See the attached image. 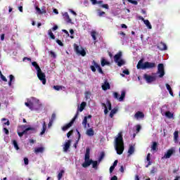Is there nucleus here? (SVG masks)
Instances as JSON below:
<instances>
[{
    "mask_svg": "<svg viewBox=\"0 0 180 180\" xmlns=\"http://www.w3.org/2000/svg\"><path fill=\"white\" fill-rule=\"evenodd\" d=\"M156 74H159V78H162L165 75V70L164 69V64L160 63L158 65V71Z\"/></svg>",
    "mask_w": 180,
    "mask_h": 180,
    "instance_id": "obj_9",
    "label": "nucleus"
},
{
    "mask_svg": "<svg viewBox=\"0 0 180 180\" xmlns=\"http://www.w3.org/2000/svg\"><path fill=\"white\" fill-rule=\"evenodd\" d=\"M25 106H27V108H29V109H30V110H33V109H34V104H33V102L32 101H28L27 103H25Z\"/></svg>",
    "mask_w": 180,
    "mask_h": 180,
    "instance_id": "obj_21",
    "label": "nucleus"
},
{
    "mask_svg": "<svg viewBox=\"0 0 180 180\" xmlns=\"http://www.w3.org/2000/svg\"><path fill=\"white\" fill-rule=\"evenodd\" d=\"M102 105L103 106H105V110H104V113H105V115H108V108L106 107V104H105V103H102Z\"/></svg>",
    "mask_w": 180,
    "mask_h": 180,
    "instance_id": "obj_46",
    "label": "nucleus"
},
{
    "mask_svg": "<svg viewBox=\"0 0 180 180\" xmlns=\"http://www.w3.org/2000/svg\"><path fill=\"white\" fill-rule=\"evenodd\" d=\"M117 112V109L114 108L112 110H111L110 113V117H113V116H115V113Z\"/></svg>",
    "mask_w": 180,
    "mask_h": 180,
    "instance_id": "obj_35",
    "label": "nucleus"
},
{
    "mask_svg": "<svg viewBox=\"0 0 180 180\" xmlns=\"http://www.w3.org/2000/svg\"><path fill=\"white\" fill-rule=\"evenodd\" d=\"M77 118H78V112H76L75 117L72 119V120L68 124L63 127L62 128L63 131H66V130H68V129H70V127H71L72 124H74V122H75V120H77Z\"/></svg>",
    "mask_w": 180,
    "mask_h": 180,
    "instance_id": "obj_7",
    "label": "nucleus"
},
{
    "mask_svg": "<svg viewBox=\"0 0 180 180\" xmlns=\"http://www.w3.org/2000/svg\"><path fill=\"white\" fill-rule=\"evenodd\" d=\"M53 89H56V91H60V89H63V86L58 85L53 86Z\"/></svg>",
    "mask_w": 180,
    "mask_h": 180,
    "instance_id": "obj_44",
    "label": "nucleus"
},
{
    "mask_svg": "<svg viewBox=\"0 0 180 180\" xmlns=\"http://www.w3.org/2000/svg\"><path fill=\"white\" fill-rule=\"evenodd\" d=\"M77 54H80V56H82V57H85V56H86V52L85 51V50L82 49L77 52Z\"/></svg>",
    "mask_w": 180,
    "mask_h": 180,
    "instance_id": "obj_40",
    "label": "nucleus"
},
{
    "mask_svg": "<svg viewBox=\"0 0 180 180\" xmlns=\"http://www.w3.org/2000/svg\"><path fill=\"white\" fill-rule=\"evenodd\" d=\"M26 127H27V125H20L18 127V131H23L24 130H26Z\"/></svg>",
    "mask_w": 180,
    "mask_h": 180,
    "instance_id": "obj_37",
    "label": "nucleus"
},
{
    "mask_svg": "<svg viewBox=\"0 0 180 180\" xmlns=\"http://www.w3.org/2000/svg\"><path fill=\"white\" fill-rule=\"evenodd\" d=\"M165 117H168L169 119H172V117H174V114L169 111H167L165 112Z\"/></svg>",
    "mask_w": 180,
    "mask_h": 180,
    "instance_id": "obj_31",
    "label": "nucleus"
},
{
    "mask_svg": "<svg viewBox=\"0 0 180 180\" xmlns=\"http://www.w3.org/2000/svg\"><path fill=\"white\" fill-rule=\"evenodd\" d=\"M107 103L108 105V110H112V103L109 100L107 101Z\"/></svg>",
    "mask_w": 180,
    "mask_h": 180,
    "instance_id": "obj_47",
    "label": "nucleus"
},
{
    "mask_svg": "<svg viewBox=\"0 0 180 180\" xmlns=\"http://www.w3.org/2000/svg\"><path fill=\"white\" fill-rule=\"evenodd\" d=\"M122 51H119L114 56V61L118 67H122V65H124L126 64L124 60L122 59Z\"/></svg>",
    "mask_w": 180,
    "mask_h": 180,
    "instance_id": "obj_4",
    "label": "nucleus"
},
{
    "mask_svg": "<svg viewBox=\"0 0 180 180\" xmlns=\"http://www.w3.org/2000/svg\"><path fill=\"white\" fill-rule=\"evenodd\" d=\"M105 65H109V62L106 61L105 58L101 60V66L105 67Z\"/></svg>",
    "mask_w": 180,
    "mask_h": 180,
    "instance_id": "obj_36",
    "label": "nucleus"
},
{
    "mask_svg": "<svg viewBox=\"0 0 180 180\" xmlns=\"http://www.w3.org/2000/svg\"><path fill=\"white\" fill-rule=\"evenodd\" d=\"M159 50H161L162 51H164L165 50H167V44H165V43L164 42H160L159 44V45L158 46Z\"/></svg>",
    "mask_w": 180,
    "mask_h": 180,
    "instance_id": "obj_16",
    "label": "nucleus"
},
{
    "mask_svg": "<svg viewBox=\"0 0 180 180\" xmlns=\"http://www.w3.org/2000/svg\"><path fill=\"white\" fill-rule=\"evenodd\" d=\"M18 134L19 136V137H23V132H20V131H18Z\"/></svg>",
    "mask_w": 180,
    "mask_h": 180,
    "instance_id": "obj_61",
    "label": "nucleus"
},
{
    "mask_svg": "<svg viewBox=\"0 0 180 180\" xmlns=\"http://www.w3.org/2000/svg\"><path fill=\"white\" fill-rule=\"evenodd\" d=\"M90 68L93 72H96V68L100 74H103V70H102V68L101 65L98 64L95 60L92 61V65L90 66Z\"/></svg>",
    "mask_w": 180,
    "mask_h": 180,
    "instance_id": "obj_5",
    "label": "nucleus"
},
{
    "mask_svg": "<svg viewBox=\"0 0 180 180\" xmlns=\"http://www.w3.org/2000/svg\"><path fill=\"white\" fill-rule=\"evenodd\" d=\"M74 133V130L71 129L69 132H68L67 134V137L68 139H70V137H71L72 134Z\"/></svg>",
    "mask_w": 180,
    "mask_h": 180,
    "instance_id": "obj_45",
    "label": "nucleus"
},
{
    "mask_svg": "<svg viewBox=\"0 0 180 180\" xmlns=\"http://www.w3.org/2000/svg\"><path fill=\"white\" fill-rule=\"evenodd\" d=\"M143 22L145 23L146 26L148 27V28L153 29V26L148 20H145Z\"/></svg>",
    "mask_w": 180,
    "mask_h": 180,
    "instance_id": "obj_33",
    "label": "nucleus"
},
{
    "mask_svg": "<svg viewBox=\"0 0 180 180\" xmlns=\"http://www.w3.org/2000/svg\"><path fill=\"white\" fill-rule=\"evenodd\" d=\"M172 154H175V148H171L169 149L166 153H165L164 158L168 159L171 158V156Z\"/></svg>",
    "mask_w": 180,
    "mask_h": 180,
    "instance_id": "obj_11",
    "label": "nucleus"
},
{
    "mask_svg": "<svg viewBox=\"0 0 180 180\" xmlns=\"http://www.w3.org/2000/svg\"><path fill=\"white\" fill-rule=\"evenodd\" d=\"M1 77V79H2V81H4V82H8V79H6V77L5 76H4V75H2Z\"/></svg>",
    "mask_w": 180,
    "mask_h": 180,
    "instance_id": "obj_50",
    "label": "nucleus"
},
{
    "mask_svg": "<svg viewBox=\"0 0 180 180\" xmlns=\"http://www.w3.org/2000/svg\"><path fill=\"white\" fill-rule=\"evenodd\" d=\"M150 156H151V153H148L147 157H146L147 161H151V158H150Z\"/></svg>",
    "mask_w": 180,
    "mask_h": 180,
    "instance_id": "obj_58",
    "label": "nucleus"
},
{
    "mask_svg": "<svg viewBox=\"0 0 180 180\" xmlns=\"http://www.w3.org/2000/svg\"><path fill=\"white\" fill-rule=\"evenodd\" d=\"M13 144L15 150H19V145H18V141H16L15 140L13 141Z\"/></svg>",
    "mask_w": 180,
    "mask_h": 180,
    "instance_id": "obj_41",
    "label": "nucleus"
},
{
    "mask_svg": "<svg viewBox=\"0 0 180 180\" xmlns=\"http://www.w3.org/2000/svg\"><path fill=\"white\" fill-rule=\"evenodd\" d=\"M165 85L167 91H169V94L171 95V96H174V91H172L171 86H169L168 84H166Z\"/></svg>",
    "mask_w": 180,
    "mask_h": 180,
    "instance_id": "obj_26",
    "label": "nucleus"
},
{
    "mask_svg": "<svg viewBox=\"0 0 180 180\" xmlns=\"http://www.w3.org/2000/svg\"><path fill=\"white\" fill-rule=\"evenodd\" d=\"M102 8H104L105 9H109V5L108 4H103Z\"/></svg>",
    "mask_w": 180,
    "mask_h": 180,
    "instance_id": "obj_62",
    "label": "nucleus"
},
{
    "mask_svg": "<svg viewBox=\"0 0 180 180\" xmlns=\"http://www.w3.org/2000/svg\"><path fill=\"white\" fill-rule=\"evenodd\" d=\"M92 167L94 168V169H98V166L99 165V163H98V161L95 160H92Z\"/></svg>",
    "mask_w": 180,
    "mask_h": 180,
    "instance_id": "obj_29",
    "label": "nucleus"
},
{
    "mask_svg": "<svg viewBox=\"0 0 180 180\" xmlns=\"http://www.w3.org/2000/svg\"><path fill=\"white\" fill-rule=\"evenodd\" d=\"M50 54L53 58H56V53H54L53 51H50Z\"/></svg>",
    "mask_w": 180,
    "mask_h": 180,
    "instance_id": "obj_59",
    "label": "nucleus"
},
{
    "mask_svg": "<svg viewBox=\"0 0 180 180\" xmlns=\"http://www.w3.org/2000/svg\"><path fill=\"white\" fill-rule=\"evenodd\" d=\"M122 72L123 74H125V75H130V71H129V70H124Z\"/></svg>",
    "mask_w": 180,
    "mask_h": 180,
    "instance_id": "obj_49",
    "label": "nucleus"
},
{
    "mask_svg": "<svg viewBox=\"0 0 180 180\" xmlns=\"http://www.w3.org/2000/svg\"><path fill=\"white\" fill-rule=\"evenodd\" d=\"M50 120H52V122H54V120H56V113L52 114L51 118Z\"/></svg>",
    "mask_w": 180,
    "mask_h": 180,
    "instance_id": "obj_56",
    "label": "nucleus"
},
{
    "mask_svg": "<svg viewBox=\"0 0 180 180\" xmlns=\"http://www.w3.org/2000/svg\"><path fill=\"white\" fill-rule=\"evenodd\" d=\"M115 150L118 155H122L124 151V143L123 142V134L122 132L118 133L117 137L115 139Z\"/></svg>",
    "mask_w": 180,
    "mask_h": 180,
    "instance_id": "obj_1",
    "label": "nucleus"
},
{
    "mask_svg": "<svg viewBox=\"0 0 180 180\" xmlns=\"http://www.w3.org/2000/svg\"><path fill=\"white\" fill-rule=\"evenodd\" d=\"M56 43H57L59 46H64V44H63V42H62L61 40H60V39H57V40H56Z\"/></svg>",
    "mask_w": 180,
    "mask_h": 180,
    "instance_id": "obj_51",
    "label": "nucleus"
},
{
    "mask_svg": "<svg viewBox=\"0 0 180 180\" xmlns=\"http://www.w3.org/2000/svg\"><path fill=\"white\" fill-rule=\"evenodd\" d=\"M48 34H49V36H50L51 39H52V40L56 39V36L54 35L51 30H49Z\"/></svg>",
    "mask_w": 180,
    "mask_h": 180,
    "instance_id": "obj_32",
    "label": "nucleus"
},
{
    "mask_svg": "<svg viewBox=\"0 0 180 180\" xmlns=\"http://www.w3.org/2000/svg\"><path fill=\"white\" fill-rule=\"evenodd\" d=\"M113 97L115 99H117L119 102H123L124 101V98H126V91L124 90L122 91L120 97H119V93L114 92Z\"/></svg>",
    "mask_w": 180,
    "mask_h": 180,
    "instance_id": "obj_8",
    "label": "nucleus"
},
{
    "mask_svg": "<svg viewBox=\"0 0 180 180\" xmlns=\"http://www.w3.org/2000/svg\"><path fill=\"white\" fill-rule=\"evenodd\" d=\"M37 77L39 78V81H41L43 85H46L47 80L46 79V74L43 73L41 69L37 72Z\"/></svg>",
    "mask_w": 180,
    "mask_h": 180,
    "instance_id": "obj_6",
    "label": "nucleus"
},
{
    "mask_svg": "<svg viewBox=\"0 0 180 180\" xmlns=\"http://www.w3.org/2000/svg\"><path fill=\"white\" fill-rule=\"evenodd\" d=\"M134 153V146H130L128 150V153L129 154V155H131Z\"/></svg>",
    "mask_w": 180,
    "mask_h": 180,
    "instance_id": "obj_34",
    "label": "nucleus"
},
{
    "mask_svg": "<svg viewBox=\"0 0 180 180\" xmlns=\"http://www.w3.org/2000/svg\"><path fill=\"white\" fill-rule=\"evenodd\" d=\"M129 2H130V4H133V5H138L139 4L136 0H129Z\"/></svg>",
    "mask_w": 180,
    "mask_h": 180,
    "instance_id": "obj_48",
    "label": "nucleus"
},
{
    "mask_svg": "<svg viewBox=\"0 0 180 180\" xmlns=\"http://www.w3.org/2000/svg\"><path fill=\"white\" fill-rule=\"evenodd\" d=\"M143 78L148 84H151V82H154V81H155V79H157V77L151 76L148 74H145L143 75Z\"/></svg>",
    "mask_w": 180,
    "mask_h": 180,
    "instance_id": "obj_10",
    "label": "nucleus"
},
{
    "mask_svg": "<svg viewBox=\"0 0 180 180\" xmlns=\"http://www.w3.org/2000/svg\"><path fill=\"white\" fill-rule=\"evenodd\" d=\"M156 171H157V169L155 167H153L150 170V174H155Z\"/></svg>",
    "mask_w": 180,
    "mask_h": 180,
    "instance_id": "obj_57",
    "label": "nucleus"
},
{
    "mask_svg": "<svg viewBox=\"0 0 180 180\" xmlns=\"http://www.w3.org/2000/svg\"><path fill=\"white\" fill-rule=\"evenodd\" d=\"M65 173V171L64 169L60 170V172L58 174V180H61V178H63V175Z\"/></svg>",
    "mask_w": 180,
    "mask_h": 180,
    "instance_id": "obj_30",
    "label": "nucleus"
},
{
    "mask_svg": "<svg viewBox=\"0 0 180 180\" xmlns=\"http://www.w3.org/2000/svg\"><path fill=\"white\" fill-rule=\"evenodd\" d=\"M85 98H86V99H90V98H91V91H86L85 92Z\"/></svg>",
    "mask_w": 180,
    "mask_h": 180,
    "instance_id": "obj_43",
    "label": "nucleus"
},
{
    "mask_svg": "<svg viewBox=\"0 0 180 180\" xmlns=\"http://www.w3.org/2000/svg\"><path fill=\"white\" fill-rule=\"evenodd\" d=\"M35 9L38 15H43V13H47V11L46 10V6H43L41 8L39 6H36Z\"/></svg>",
    "mask_w": 180,
    "mask_h": 180,
    "instance_id": "obj_12",
    "label": "nucleus"
},
{
    "mask_svg": "<svg viewBox=\"0 0 180 180\" xmlns=\"http://www.w3.org/2000/svg\"><path fill=\"white\" fill-rule=\"evenodd\" d=\"M23 134H30L32 133H36V128L28 127L22 131Z\"/></svg>",
    "mask_w": 180,
    "mask_h": 180,
    "instance_id": "obj_13",
    "label": "nucleus"
},
{
    "mask_svg": "<svg viewBox=\"0 0 180 180\" xmlns=\"http://www.w3.org/2000/svg\"><path fill=\"white\" fill-rule=\"evenodd\" d=\"M103 91H108V89H110V84L108 82H105L102 85Z\"/></svg>",
    "mask_w": 180,
    "mask_h": 180,
    "instance_id": "obj_22",
    "label": "nucleus"
},
{
    "mask_svg": "<svg viewBox=\"0 0 180 180\" xmlns=\"http://www.w3.org/2000/svg\"><path fill=\"white\" fill-rule=\"evenodd\" d=\"M34 153L36 154H42V153H44V147L35 148Z\"/></svg>",
    "mask_w": 180,
    "mask_h": 180,
    "instance_id": "obj_20",
    "label": "nucleus"
},
{
    "mask_svg": "<svg viewBox=\"0 0 180 180\" xmlns=\"http://www.w3.org/2000/svg\"><path fill=\"white\" fill-rule=\"evenodd\" d=\"M110 180H117V176H113L110 179Z\"/></svg>",
    "mask_w": 180,
    "mask_h": 180,
    "instance_id": "obj_64",
    "label": "nucleus"
},
{
    "mask_svg": "<svg viewBox=\"0 0 180 180\" xmlns=\"http://www.w3.org/2000/svg\"><path fill=\"white\" fill-rule=\"evenodd\" d=\"M103 158H105V152H101L100 157L98 158V162H101Z\"/></svg>",
    "mask_w": 180,
    "mask_h": 180,
    "instance_id": "obj_39",
    "label": "nucleus"
},
{
    "mask_svg": "<svg viewBox=\"0 0 180 180\" xmlns=\"http://www.w3.org/2000/svg\"><path fill=\"white\" fill-rule=\"evenodd\" d=\"M32 65L35 68V70H37V72L41 70L40 68V66H39V65L37 64V62H36V61L32 62Z\"/></svg>",
    "mask_w": 180,
    "mask_h": 180,
    "instance_id": "obj_27",
    "label": "nucleus"
},
{
    "mask_svg": "<svg viewBox=\"0 0 180 180\" xmlns=\"http://www.w3.org/2000/svg\"><path fill=\"white\" fill-rule=\"evenodd\" d=\"M75 50L78 53L79 50V46L78 45H75Z\"/></svg>",
    "mask_w": 180,
    "mask_h": 180,
    "instance_id": "obj_53",
    "label": "nucleus"
},
{
    "mask_svg": "<svg viewBox=\"0 0 180 180\" xmlns=\"http://www.w3.org/2000/svg\"><path fill=\"white\" fill-rule=\"evenodd\" d=\"M135 119H143L144 117V113L141 111H138L135 115H134Z\"/></svg>",
    "mask_w": 180,
    "mask_h": 180,
    "instance_id": "obj_18",
    "label": "nucleus"
},
{
    "mask_svg": "<svg viewBox=\"0 0 180 180\" xmlns=\"http://www.w3.org/2000/svg\"><path fill=\"white\" fill-rule=\"evenodd\" d=\"M179 131H175L174 133V143H178V137H179Z\"/></svg>",
    "mask_w": 180,
    "mask_h": 180,
    "instance_id": "obj_28",
    "label": "nucleus"
},
{
    "mask_svg": "<svg viewBox=\"0 0 180 180\" xmlns=\"http://www.w3.org/2000/svg\"><path fill=\"white\" fill-rule=\"evenodd\" d=\"M10 80L8 82V86H12V80L15 79V77L13 75H9Z\"/></svg>",
    "mask_w": 180,
    "mask_h": 180,
    "instance_id": "obj_38",
    "label": "nucleus"
},
{
    "mask_svg": "<svg viewBox=\"0 0 180 180\" xmlns=\"http://www.w3.org/2000/svg\"><path fill=\"white\" fill-rule=\"evenodd\" d=\"M63 18H64L65 22H67V23H72V20H71V18H70V15H68V12H65L63 14Z\"/></svg>",
    "mask_w": 180,
    "mask_h": 180,
    "instance_id": "obj_15",
    "label": "nucleus"
},
{
    "mask_svg": "<svg viewBox=\"0 0 180 180\" xmlns=\"http://www.w3.org/2000/svg\"><path fill=\"white\" fill-rule=\"evenodd\" d=\"M91 36L93 38V40L94 41L96 40V32L95 31L91 32Z\"/></svg>",
    "mask_w": 180,
    "mask_h": 180,
    "instance_id": "obj_42",
    "label": "nucleus"
},
{
    "mask_svg": "<svg viewBox=\"0 0 180 180\" xmlns=\"http://www.w3.org/2000/svg\"><path fill=\"white\" fill-rule=\"evenodd\" d=\"M86 134L87 136H89V137H92V136H94V134H95V131H94V129L90 128L86 130Z\"/></svg>",
    "mask_w": 180,
    "mask_h": 180,
    "instance_id": "obj_24",
    "label": "nucleus"
},
{
    "mask_svg": "<svg viewBox=\"0 0 180 180\" xmlns=\"http://www.w3.org/2000/svg\"><path fill=\"white\" fill-rule=\"evenodd\" d=\"M106 13H105L104 11H100L98 13V15L101 17L103 16V15H105Z\"/></svg>",
    "mask_w": 180,
    "mask_h": 180,
    "instance_id": "obj_55",
    "label": "nucleus"
},
{
    "mask_svg": "<svg viewBox=\"0 0 180 180\" xmlns=\"http://www.w3.org/2000/svg\"><path fill=\"white\" fill-rule=\"evenodd\" d=\"M150 148L152 151H158V143H157L156 141L152 142Z\"/></svg>",
    "mask_w": 180,
    "mask_h": 180,
    "instance_id": "obj_17",
    "label": "nucleus"
},
{
    "mask_svg": "<svg viewBox=\"0 0 180 180\" xmlns=\"http://www.w3.org/2000/svg\"><path fill=\"white\" fill-rule=\"evenodd\" d=\"M46 129H47V124H46L45 121H44L43 124H42V130L40 133V135L43 136V134H44V133H46Z\"/></svg>",
    "mask_w": 180,
    "mask_h": 180,
    "instance_id": "obj_25",
    "label": "nucleus"
},
{
    "mask_svg": "<svg viewBox=\"0 0 180 180\" xmlns=\"http://www.w3.org/2000/svg\"><path fill=\"white\" fill-rule=\"evenodd\" d=\"M24 163L25 165H29V159L27 158H24Z\"/></svg>",
    "mask_w": 180,
    "mask_h": 180,
    "instance_id": "obj_52",
    "label": "nucleus"
},
{
    "mask_svg": "<svg viewBox=\"0 0 180 180\" xmlns=\"http://www.w3.org/2000/svg\"><path fill=\"white\" fill-rule=\"evenodd\" d=\"M85 106H86V102H82L80 104V108L77 109V113L78 112V116L79 115V112H82L84 109H85Z\"/></svg>",
    "mask_w": 180,
    "mask_h": 180,
    "instance_id": "obj_19",
    "label": "nucleus"
},
{
    "mask_svg": "<svg viewBox=\"0 0 180 180\" xmlns=\"http://www.w3.org/2000/svg\"><path fill=\"white\" fill-rule=\"evenodd\" d=\"M82 125L84 126V129H86V127H89V123H88V117L85 116L84 117V120L82 121Z\"/></svg>",
    "mask_w": 180,
    "mask_h": 180,
    "instance_id": "obj_23",
    "label": "nucleus"
},
{
    "mask_svg": "<svg viewBox=\"0 0 180 180\" xmlns=\"http://www.w3.org/2000/svg\"><path fill=\"white\" fill-rule=\"evenodd\" d=\"M91 148H86L84 155V162L82 165L83 168H88L92 164V160H90Z\"/></svg>",
    "mask_w": 180,
    "mask_h": 180,
    "instance_id": "obj_3",
    "label": "nucleus"
},
{
    "mask_svg": "<svg viewBox=\"0 0 180 180\" xmlns=\"http://www.w3.org/2000/svg\"><path fill=\"white\" fill-rule=\"evenodd\" d=\"M70 147H71V140H68L64 145L63 151L67 153L68 150H70Z\"/></svg>",
    "mask_w": 180,
    "mask_h": 180,
    "instance_id": "obj_14",
    "label": "nucleus"
},
{
    "mask_svg": "<svg viewBox=\"0 0 180 180\" xmlns=\"http://www.w3.org/2000/svg\"><path fill=\"white\" fill-rule=\"evenodd\" d=\"M115 167L114 166H111L110 167V174H112V172H113V169H115Z\"/></svg>",
    "mask_w": 180,
    "mask_h": 180,
    "instance_id": "obj_63",
    "label": "nucleus"
},
{
    "mask_svg": "<svg viewBox=\"0 0 180 180\" xmlns=\"http://www.w3.org/2000/svg\"><path fill=\"white\" fill-rule=\"evenodd\" d=\"M143 59H141L136 65L137 70H150L151 68H155V63L145 62Z\"/></svg>",
    "mask_w": 180,
    "mask_h": 180,
    "instance_id": "obj_2",
    "label": "nucleus"
},
{
    "mask_svg": "<svg viewBox=\"0 0 180 180\" xmlns=\"http://www.w3.org/2000/svg\"><path fill=\"white\" fill-rule=\"evenodd\" d=\"M3 131L4 133H5V134H7V135L9 134V130L6 128H4Z\"/></svg>",
    "mask_w": 180,
    "mask_h": 180,
    "instance_id": "obj_54",
    "label": "nucleus"
},
{
    "mask_svg": "<svg viewBox=\"0 0 180 180\" xmlns=\"http://www.w3.org/2000/svg\"><path fill=\"white\" fill-rule=\"evenodd\" d=\"M141 130V126L140 124L136 125V131Z\"/></svg>",
    "mask_w": 180,
    "mask_h": 180,
    "instance_id": "obj_60",
    "label": "nucleus"
}]
</instances>
